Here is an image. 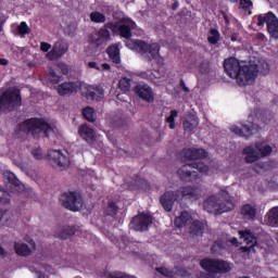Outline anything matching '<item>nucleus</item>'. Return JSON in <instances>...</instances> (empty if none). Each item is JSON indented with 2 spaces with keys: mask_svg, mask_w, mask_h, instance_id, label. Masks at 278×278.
I'll return each mask as SVG.
<instances>
[{
  "mask_svg": "<svg viewBox=\"0 0 278 278\" xmlns=\"http://www.w3.org/2000/svg\"><path fill=\"white\" fill-rule=\"evenodd\" d=\"M88 67H89V68H94L96 71H101V67H99V65H98L97 62H94V61H90V62L88 63Z\"/></svg>",
  "mask_w": 278,
  "mask_h": 278,
  "instance_id": "864d4df0",
  "label": "nucleus"
},
{
  "mask_svg": "<svg viewBox=\"0 0 278 278\" xmlns=\"http://www.w3.org/2000/svg\"><path fill=\"white\" fill-rule=\"evenodd\" d=\"M5 212H7L5 210L0 207V227L2 225L1 222L3 220V216H5Z\"/></svg>",
  "mask_w": 278,
  "mask_h": 278,
  "instance_id": "4d7b16f0",
  "label": "nucleus"
},
{
  "mask_svg": "<svg viewBox=\"0 0 278 278\" xmlns=\"http://www.w3.org/2000/svg\"><path fill=\"white\" fill-rule=\"evenodd\" d=\"M240 214L242 220H249L250 223H253V220L257 218V206L245 203L241 206Z\"/></svg>",
  "mask_w": 278,
  "mask_h": 278,
  "instance_id": "a211bd4d",
  "label": "nucleus"
},
{
  "mask_svg": "<svg viewBox=\"0 0 278 278\" xmlns=\"http://www.w3.org/2000/svg\"><path fill=\"white\" fill-rule=\"evenodd\" d=\"M179 116V112L177 110H172L169 112V116L165 118V123L168 124L169 129H175V118Z\"/></svg>",
  "mask_w": 278,
  "mask_h": 278,
  "instance_id": "2f4dec72",
  "label": "nucleus"
},
{
  "mask_svg": "<svg viewBox=\"0 0 278 278\" xmlns=\"http://www.w3.org/2000/svg\"><path fill=\"white\" fill-rule=\"evenodd\" d=\"M230 40H231V42H236L238 40V34L232 33L231 36H230Z\"/></svg>",
  "mask_w": 278,
  "mask_h": 278,
  "instance_id": "13d9d810",
  "label": "nucleus"
},
{
  "mask_svg": "<svg viewBox=\"0 0 278 278\" xmlns=\"http://www.w3.org/2000/svg\"><path fill=\"white\" fill-rule=\"evenodd\" d=\"M161 47L157 42L149 43L142 39H136V51L140 53V55H155L157 51H160Z\"/></svg>",
  "mask_w": 278,
  "mask_h": 278,
  "instance_id": "4468645a",
  "label": "nucleus"
},
{
  "mask_svg": "<svg viewBox=\"0 0 278 278\" xmlns=\"http://www.w3.org/2000/svg\"><path fill=\"white\" fill-rule=\"evenodd\" d=\"M83 116L88 121V123H94V121H97V117L94 116V109L91 106L83 109Z\"/></svg>",
  "mask_w": 278,
  "mask_h": 278,
  "instance_id": "c756f323",
  "label": "nucleus"
},
{
  "mask_svg": "<svg viewBox=\"0 0 278 278\" xmlns=\"http://www.w3.org/2000/svg\"><path fill=\"white\" fill-rule=\"evenodd\" d=\"M60 201L63 207H65V210H70V212H79V210L84 207V199L81 198V194L77 193V191L63 193Z\"/></svg>",
  "mask_w": 278,
  "mask_h": 278,
  "instance_id": "9d476101",
  "label": "nucleus"
},
{
  "mask_svg": "<svg viewBox=\"0 0 278 278\" xmlns=\"http://www.w3.org/2000/svg\"><path fill=\"white\" fill-rule=\"evenodd\" d=\"M31 155L35 157V160H42V149L40 148H35L31 150Z\"/></svg>",
  "mask_w": 278,
  "mask_h": 278,
  "instance_id": "c03bdc74",
  "label": "nucleus"
},
{
  "mask_svg": "<svg viewBox=\"0 0 278 278\" xmlns=\"http://www.w3.org/2000/svg\"><path fill=\"white\" fill-rule=\"evenodd\" d=\"M86 99H88L90 101H94V99H97V92H94L92 90H88L86 92Z\"/></svg>",
  "mask_w": 278,
  "mask_h": 278,
  "instance_id": "de8ad7c7",
  "label": "nucleus"
},
{
  "mask_svg": "<svg viewBox=\"0 0 278 278\" xmlns=\"http://www.w3.org/2000/svg\"><path fill=\"white\" fill-rule=\"evenodd\" d=\"M267 25V31L271 38L278 39V18L273 11H269L267 14L257 16V26L264 27V24Z\"/></svg>",
  "mask_w": 278,
  "mask_h": 278,
  "instance_id": "9b49d317",
  "label": "nucleus"
},
{
  "mask_svg": "<svg viewBox=\"0 0 278 278\" xmlns=\"http://www.w3.org/2000/svg\"><path fill=\"white\" fill-rule=\"evenodd\" d=\"M118 88H119V90H122V92H129V90L131 88V80L127 77H123L118 81Z\"/></svg>",
  "mask_w": 278,
  "mask_h": 278,
  "instance_id": "7c9ffc66",
  "label": "nucleus"
},
{
  "mask_svg": "<svg viewBox=\"0 0 278 278\" xmlns=\"http://www.w3.org/2000/svg\"><path fill=\"white\" fill-rule=\"evenodd\" d=\"M156 271L160 273V275H163V277L174 278L175 271L166 268V267H157Z\"/></svg>",
  "mask_w": 278,
  "mask_h": 278,
  "instance_id": "a19ab883",
  "label": "nucleus"
},
{
  "mask_svg": "<svg viewBox=\"0 0 278 278\" xmlns=\"http://www.w3.org/2000/svg\"><path fill=\"white\" fill-rule=\"evenodd\" d=\"M267 222L271 227H278V206H274L269 210Z\"/></svg>",
  "mask_w": 278,
  "mask_h": 278,
  "instance_id": "cd10ccee",
  "label": "nucleus"
},
{
  "mask_svg": "<svg viewBox=\"0 0 278 278\" xmlns=\"http://www.w3.org/2000/svg\"><path fill=\"white\" fill-rule=\"evenodd\" d=\"M10 64V61L8 59H0V66H8Z\"/></svg>",
  "mask_w": 278,
  "mask_h": 278,
  "instance_id": "6e6d98bb",
  "label": "nucleus"
},
{
  "mask_svg": "<svg viewBox=\"0 0 278 278\" xmlns=\"http://www.w3.org/2000/svg\"><path fill=\"white\" fill-rule=\"evenodd\" d=\"M255 130V124L249 122L248 124H242L241 127L239 126H231L230 131L232 134H236V136H239L240 138H245V140H249L251 136H253V131Z\"/></svg>",
  "mask_w": 278,
  "mask_h": 278,
  "instance_id": "f3484780",
  "label": "nucleus"
},
{
  "mask_svg": "<svg viewBox=\"0 0 278 278\" xmlns=\"http://www.w3.org/2000/svg\"><path fill=\"white\" fill-rule=\"evenodd\" d=\"M200 197L201 188L198 186H182L175 191H165L160 198V203L165 212H173L175 203L198 201Z\"/></svg>",
  "mask_w": 278,
  "mask_h": 278,
  "instance_id": "7ed1b4c3",
  "label": "nucleus"
},
{
  "mask_svg": "<svg viewBox=\"0 0 278 278\" xmlns=\"http://www.w3.org/2000/svg\"><path fill=\"white\" fill-rule=\"evenodd\" d=\"M58 66L63 75H68V66L66 64L60 63Z\"/></svg>",
  "mask_w": 278,
  "mask_h": 278,
  "instance_id": "8fccbe9b",
  "label": "nucleus"
},
{
  "mask_svg": "<svg viewBox=\"0 0 278 278\" xmlns=\"http://www.w3.org/2000/svg\"><path fill=\"white\" fill-rule=\"evenodd\" d=\"M239 5H240L241 10H251V8H253V1L240 0Z\"/></svg>",
  "mask_w": 278,
  "mask_h": 278,
  "instance_id": "79ce46f5",
  "label": "nucleus"
},
{
  "mask_svg": "<svg viewBox=\"0 0 278 278\" xmlns=\"http://www.w3.org/2000/svg\"><path fill=\"white\" fill-rule=\"evenodd\" d=\"M106 54L113 64H121V48H118V43L109 46L106 48Z\"/></svg>",
  "mask_w": 278,
  "mask_h": 278,
  "instance_id": "4be33fe9",
  "label": "nucleus"
},
{
  "mask_svg": "<svg viewBox=\"0 0 278 278\" xmlns=\"http://www.w3.org/2000/svg\"><path fill=\"white\" fill-rule=\"evenodd\" d=\"M200 266L208 274L201 273L199 278H216L214 275H226L231 270V265L227 261L218 258H203L200 261Z\"/></svg>",
  "mask_w": 278,
  "mask_h": 278,
  "instance_id": "423d86ee",
  "label": "nucleus"
},
{
  "mask_svg": "<svg viewBox=\"0 0 278 278\" xmlns=\"http://www.w3.org/2000/svg\"><path fill=\"white\" fill-rule=\"evenodd\" d=\"M48 156L50 157V160H52V162H54V164H56V166L65 167L71 164V160L68 159V156L64 155L60 150L48 151Z\"/></svg>",
  "mask_w": 278,
  "mask_h": 278,
  "instance_id": "6ab92c4d",
  "label": "nucleus"
},
{
  "mask_svg": "<svg viewBox=\"0 0 278 278\" xmlns=\"http://www.w3.org/2000/svg\"><path fill=\"white\" fill-rule=\"evenodd\" d=\"M17 131L20 134H27V136L30 134L33 138L38 136V131H42L46 138H49V135L53 134V127L50 126V124L47 123L42 117H31L20 123L17 125Z\"/></svg>",
  "mask_w": 278,
  "mask_h": 278,
  "instance_id": "39448f33",
  "label": "nucleus"
},
{
  "mask_svg": "<svg viewBox=\"0 0 278 278\" xmlns=\"http://www.w3.org/2000/svg\"><path fill=\"white\" fill-rule=\"evenodd\" d=\"M3 178L11 184V186L16 190V192H23L25 190V185L16 178V175L12 172H4L3 173Z\"/></svg>",
  "mask_w": 278,
  "mask_h": 278,
  "instance_id": "412c9836",
  "label": "nucleus"
},
{
  "mask_svg": "<svg viewBox=\"0 0 278 278\" xmlns=\"http://www.w3.org/2000/svg\"><path fill=\"white\" fill-rule=\"evenodd\" d=\"M48 79H49V81H51V84H60V81H62L63 77H62V75H58V73H55V71L51 70L48 73Z\"/></svg>",
  "mask_w": 278,
  "mask_h": 278,
  "instance_id": "c9c22d12",
  "label": "nucleus"
},
{
  "mask_svg": "<svg viewBox=\"0 0 278 278\" xmlns=\"http://www.w3.org/2000/svg\"><path fill=\"white\" fill-rule=\"evenodd\" d=\"M17 31L21 36H27V34H31V28L27 25V22H22L17 26Z\"/></svg>",
  "mask_w": 278,
  "mask_h": 278,
  "instance_id": "4c0bfd02",
  "label": "nucleus"
},
{
  "mask_svg": "<svg viewBox=\"0 0 278 278\" xmlns=\"http://www.w3.org/2000/svg\"><path fill=\"white\" fill-rule=\"evenodd\" d=\"M0 31H3V23H0Z\"/></svg>",
  "mask_w": 278,
  "mask_h": 278,
  "instance_id": "69168bd1",
  "label": "nucleus"
},
{
  "mask_svg": "<svg viewBox=\"0 0 278 278\" xmlns=\"http://www.w3.org/2000/svg\"><path fill=\"white\" fill-rule=\"evenodd\" d=\"M100 94H103V89L99 90Z\"/></svg>",
  "mask_w": 278,
  "mask_h": 278,
  "instance_id": "774afa93",
  "label": "nucleus"
},
{
  "mask_svg": "<svg viewBox=\"0 0 278 278\" xmlns=\"http://www.w3.org/2000/svg\"><path fill=\"white\" fill-rule=\"evenodd\" d=\"M106 214L109 216H116L118 214V206L116 205L115 202H109L108 208H106Z\"/></svg>",
  "mask_w": 278,
  "mask_h": 278,
  "instance_id": "ea45409f",
  "label": "nucleus"
},
{
  "mask_svg": "<svg viewBox=\"0 0 278 278\" xmlns=\"http://www.w3.org/2000/svg\"><path fill=\"white\" fill-rule=\"evenodd\" d=\"M240 239L245 242V244L251 249V247H255L257 244V239L255 238V235L251 232V230H241L239 231Z\"/></svg>",
  "mask_w": 278,
  "mask_h": 278,
  "instance_id": "393cba45",
  "label": "nucleus"
},
{
  "mask_svg": "<svg viewBox=\"0 0 278 278\" xmlns=\"http://www.w3.org/2000/svg\"><path fill=\"white\" fill-rule=\"evenodd\" d=\"M205 231V224L203 222L195 219L191 223L189 227V233L190 236L194 237H201L203 236V232Z\"/></svg>",
  "mask_w": 278,
  "mask_h": 278,
  "instance_id": "5701e85b",
  "label": "nucleus"
},
{
  "mask_svg": "<svg viewBox=\"0 0 278 278\" xmlns=\"http://www.w3.org/2000/svg\"><path fill=\"white\" fill-rule=\"evenodd\" d=\"M126 47L128 49H131L132 51H136V40H132L131 38L126 41Z\"/></svg>",
  "mask_w": 278,
  "mask_h": 278,
  "instance_id": "09e8293b",
  "label": "nucleus"
},
{
  "mask_svg": "<svg viewBox=\"0 0 278 278\" xmlns=\"http://www.w3.org/2000/svg\"><path fill=\"white\" fill-rule=\"evenodd\" d=\"M184 131L190 134V131H194L197 127H199V117L195 115H189L187 119L182 122Z\"/></svg>",
  "mask_w": 278,
  "mask_h": 278,
  "instance_id": "b1692460",
  "label": "nucleus"
},
{
  "mask_svg": "<svg viewBox=\"0 0 278 278\" xmlns=\"http://www.w3.org/2000/svg\"><path fill=\"white\" fill-rule=\"evenodd\" d=\"M224 71H226V75H228L230 79H236L240 88L253 84V81L257 79V75H260V66H257V64L247 63L233 56L224 61Z\"/></svg>",
  "mask_w": 278,
  "mask_h": 278,
  "instance_id": "f257e3e1",
  "label": "nucleus"
},
{
  "mask_svg": "<svg viewBox=\"0 0 278 278\" xmlns=\"http://www.w3.org/2000/svg\"><path fill=\"white\" fill-rule=\"evenodd\" d=\"M40 49H41V51H42L43 53H49V51H50V49H51V43L42 41V42L40 43Z\"/></svg>",
  "mask_w": 278,
  "mask_h": 278,
  "instance_id": "a18cd8bd",
  "label": "nucleus"
},
{
  "mask_svg": "<svg viewBox=\"0 0 278 278\" xmlns=\"http://www.w3.org/2000/svg\"><path fill=\"white\" fill-rule=\"evenodd\" d=\"M81 88L79 81H65L56 87V92L60 97H71V94H77Z\"/></svg>",
  "mask_w": 278,
  "mask_h": 278,
  "instance_id": "dca6fc26",
  "label": "nucleus"
},
{
  "mask_svg": "<svg viewBox=\"0 0 278 278\" xmlns=\"http://www.w3.org/2000/svg\"><path fill=\"white\" fill-rule=\"evenodd\" d=\"M222 16L225 21L226 27H229V25H231V18H229V15H227L225 11H222Z\"/></svg>",
  "mask_w": 278,
  "mask_h": 278,
  "instance_id": "3c124183",
  "label": "nucleus"
},
{
  "mask_svg": "<svg viewBox=\"0 0 278 278\" xmlns=\"http://www.w3.org/2000/svg\"><path fill=\"white\" fill-rule=\"evenodd\" d=\"M47 60H60V55L58 54L55 48H52L51 51H49L46 54Z\"/></svg>",
  "mask_w": 278,
  "mask_h": 278,
  "instance_id": "37998d69",
  "label": "nucleus"
},
{
  "mask_svg": "<svg viewBox=\"0 0 278 278\" xmlns=\"http://www.w3.org/2000/svg\"><path fill=\"white\" fill-rule=\"evenodd\" d=\"M177 273L178 275H180V277H190V273H188V270L184 268L177 267Z\"/></svg>",
  "mask_w": 278,
  "mask_h": 278,
  "instance_id": "603ef678",
  "label": "nucleus"
},
{
  "mask_svg": "<svg viewBox=\"0 0 278 278\" xmlns=\"http://www.w3.org/2000/svg\"><path fill=\"white\" fill-rule=\"evenodd\" d=\"M190 220H192V216L190 215V213H188L187 211H182L180 213V216L175 218L174 225L178 229H181V227H186V225H188Z\"/></svg>",
  "mask_w": 278,
  "mask_h": 278,
  "instance_id": "a878e982",
  "label": "nucleus"
},
{
  "mask_svg": "<svg viewBox=\"0 0 278 278\" xmlns=\"http://www.w3.org/2000/svg\"><path fill=\"white\" fill-rule=\"evenodd\" d=\"M71 236H75V227H67L59 233V238H61V240H68Z\"/></svg>",
  "mask_w": 278,
  "mask_h": 278,
  "instance_id": "f704fd0d",
  "label": "nucleus"
},
{
  "mask_svg": "<svg viewBox=\"0 0 278 278\" xmlns=\"http://www.w3.org/2000/svg\"><path fill=\"white\" fill-rule=\"evenodd\" d=\"M0 257H5V250L0 245Z\"/></svg>",
  "mask_w": 278,
  "mask_h": 278,
  "instance_id": "680f3d73",
  "label": "nucleus"
},
{
  "mask_svg": "<svg viewBox=\"0 0 278 278\" xmlns=\"http://www.w3.org/2000/svg\"><path fill=\"white\" fill-rule=\"evenodd\" d=\"M121 23L122 24H118V22H108L99 30L91 33L88 36V43L91 49H101V47L108 45V41L112 38V33L116 34V31L119 33L122 38L129 40L132 36L131 29H134L135 23L131 21H122ZM110 30L112 33H110Z\"/></svg>",
  "mask_w": 278,
  "mask_h": 278,
  "instance_id": "f03ea898",
  "label": "nucleus"
},
{
  "mask_svg": "<svg viewBox=\"0 0 278 278\" xmlns=\"http://www.w3.org/2000/svg\"><path fill=\"white\" fill-rule=\"evenodd\" d=\"M208 153L203 148H185L179 152V157L186 162H192V160H205Z\"/></svg>",
  "mask_w": 278,
  "mask_h": 278,
  "instance_id": "ddd939ff",
  "label": "nucleus"
},
{
  "mask_svg": "<svg viewBox=\"0 0 278 278\" xmlns=\"http://www.w3.org/2000/svg\"><path fill=\"white\" fill-rule=\"evenodd\" d=\"M53 48L55 49L59 58H62L63 55L66 54V51H68V46L64 45L63 42H55Z\"/></svg>",
  "mask_w": 278,
  "mask_h": 278,
  "instance_id": "72a5a7b5",
  "label": "nucleus"
},
{
  "mask_svg": "<svg viewBox=\"0 0 278 278\" xmlns=\"http://www.w3.org/2000/svg\"><path fill=\"white\" fill-rule=\"evenodd\" d=\"M200 73L202 75L210 73V66H207V64H205V63H201L200 64Z\"/></svg>",
  "mask_w": 278,
  "mask_h": 278,
  "instance_id": "49530a36",
  "label": "nucleus"
},
{
  "mask_svg": "<svg viewBox=\"0 0 278 278\" xmlns=\"http://www.w3.org/2000/svg\"><path fill=\"white\" fill-rule=\"evenodd\" d=\"M21 105H23L21 89L9 88L0 93V112H14V110L21 108Z\"/></svg>",
  "mask_w": 278,
  "mask_h": 278,
  "instance_id": "0eeeda50",
  "label": "nucleus"
},
{
  "mask_svg": "<svg viewBox=\"0 0 278 278\" xmlns=\"http://www.w3.org/2000/svg\"><path fill=\"white\" fill-rule=\"evenodd\" d=\"M231 244L238 247V238L233 237L231 240H230Z\"/></svg>",
  "mask_w": 278,
  "mask_h": 278,
  "instance_id": "e2e57ef3",
  "label": "nucleus"
},
{
  "mask_svg": "<svg viewBox=\"0 0 278 278\" xmlns=\"http://www.w3.org/2000/svg\"><path fill=\"white\" fill-rule=\"evenodd\" d=\"M180 88H182L184 92H190V88L186 86V81L184 79H180Z\"/></svg>",
  "mask_w": 278,
  "mask_h": 278,
  "instance_id": "5fc2aeb1",
  "label": "nucleus"
},
{
  "mask_svg": "<svg viewBox=\"0 0 278 278\" xmlns=\"http://www.w3.org/2000/svg\"><path fill=\"white\" fill-rule=\"evenodd\" d=\"M179 9V1H174V3L172 4V10H178Z\"/></svg>",
  "mask_w": 278,
  "mask_h": 278,
  "instance_id": "bf43d9fd",
  "label": "nucleus"
},
{
  "mask_svg": "<svg viewBox=\"0 0 278 278\" xmlns=\"http://www.w3.org/2000/svg\"><path fill=\"white\" fill-rule=\"evenodd\" d=\"M14 251H15L16 255H20L22 257H27L31 253V250H29V245L27 243H23V242H15Z\"/></svg>",
  "mask_w": 278,
  "mask_h": 278,
  "instance_id": "bb28decb",
  "label": "nucleus"
},
{
  "mask_svg": "<svg viewBox=\"0 0 278 278\" xmlns=\"http://www.w3.org/2000/svg\"><path fill=\"white\" fill-rule=\"evenodd\" d=\"M78 135L83 140H86L88 144H92L97 140V134L88 124H83L78 128Z\"/></svg>",
  "mask_w": 278,
  "mask_h": 278,
  "instance_id": "aec40b11",
  "label": "nucleus"
},
{
  "mask_svg": "<svg viewBox=\"0 0 278 278\" xmlns=\"http://www.w3.org/2000/svg\"><path fill=\"white\" fill-rule=\"evenodd\" d=\"M220 197L222 199L217 198L216 195H210L203 202L204 211L208 212V214H215L216 216H218L219 214H225V212H231L236 210L233 197H231L229 192L222 191Z\"/></svg>",
  "mask_w": 278,
  "mask_h": 278,
  "instance_id": "20e7f679",
  "label": "nucleus"
},
{
  "mask_svg": "<svg viewBox=\"0 0 278 278\" xmlns=\"http://www.w3.org/2000/svg\"><path fill=\"white\" fill-rule=\"evenodd\" d=\"M210 45H218L220 42V33L216 28H211L207 36Z\"/></svg>",
  "mask_w": 278,
  "mask_h": 278,
  "instance_id": "c85d7f7f",
  "label": "nucleus"
},
{
  "mask_svg": "<svg viewBox=\"0 0 278 278\" xmlns=\"http://www.w3.org/2000/svg\"><path fill=\"white\" fill-rule=\"evenodd\" d=\"M153 60H155L157 66H164V56L160 55V51L154 55L150 54V56H148V62H153Z\"/></svg>",
  "mask_w": 278,
  "mask_h": 278,
  "instance_id": "e433bc0d",
  "label": "nucleus"
},
{
  "mask_svg": "<svg viewBox=\"0 0 278 278\" xmlns=\"http://www.w3.org/2000/svg\"><path fill=\"white\" fill-rule=\"evenodd\" d=\"M130 225L135 231H148L153 225V216L149 213H139L132 217Z\"/></svg>",
  "mask_w": 278,
  "mask_h": 278,
  "instance_id": "f8f14e48",
  "label": "nucleus"
},
{
  "mask_svg": "<svg viewBox=\"0 0 278 278\" xmlns=\"http://www.w3.org/2000/svg\"><path fill=\"white\" fill-rule=\"evenodd\" d=\"M0 203L2 205L10 204V193L0 187Z\"/></svg>",
  "mask_w": 278,
  "mask_h": 278,
  "instance_id": "58836bf2",
  "label": "nucleus"
},
{
  "mask_svg": "<svg viewBox=\"0 0 278 278\" xmlns=\"http://www.w3.org/2000/svg\"><path fill=\"white\" fill-rule=\"evenodd\" d=\"M134 92L139 99L146 101L147 103H153L155 101V93L153 92V88L148 84H138L134 88Z\"/></svg>",
  "mask_w": 278,
  "mask_h": 278,
  "instance_id": "2eb2a0df",
  "label": "nucleus"
},
{
  "mask_svg": "<svg viewBox=\"0 0 278 278\" xmlns=\"http://www.w3.org/2000/svg\"><path fill=\"white\" fill-rule=\"evenodd\" d=\"M90 21L92 23H105L106 18H105V14L99 12V11H94L90 13Z\"/></svg>",
  "mask_w": 278,
  "mask_h": 278,
  "instance_id": "473e14b6",
  "label": "nucleus"
},
{
  "mask_svg": "<svg viewBox=\"0 0 278 278\" xmlns=\"http://www.w3.org/2000/svg\"><path fill=\"white\" fill-rule=\"evenodd\" d=\"M193 168L200 172L201 175H207V173H210V166L205 165V163L194 162L191 164H185L177 170L179 179L181 181H193V179H199L201 176L198 172L192 170Z\"/></svg>",
  "mask_w": 278,
  "mask_h": 278,
  "instance_id": "6e6552de",
  "label": "nucleus"
},
{
  "mask_svg": "<svg viewBox=\"0 0 278 278\" xmlns=\"http://www.w3.org/2000/svg\"><path fill=\"white\" fill-rule=\"evenodd\" d=\"M230 3H238L239 0H229Z\"/></svg>",
  "mask_w": 278,
  "mask_h": 278,
  "instance_id": "338daca9",
  "label": "nucleus"
},
{
  "mask_svg": "<svg viewBox=\"0 0 278 278\" xmlns=\"http://www.w3.org/2000/svg\"><path fill=\"white\" fill-rule=\"evenodd\" d=\"M38 278H45V274H42V273H39V276H38Z\"/></svg>",
  "mask_w": 278,
  "mask_h": 278,
  "instance_id": "0e129e2a",
  "label": "nucleus"
},
{
  "mask_svg": "<svg viewBox=\"0 0 278 278\" xmlns=\"http://www.w3.org/2000/svg\"><path fill=\"white\" fill-rule=\"evenodd\" d=\"M102 68H103V71H110L111 66L109 63H103Z\"/></svg>",
  "mask_w": 278,
  "mask_h": 278,
  "instance_id": "052dcab7",
  "label": "nucleus"
},
{
  "mask_svg": "<svg viewBox=\"0 0 278 278\" xmlns=\"http://www.w3.org/2000/svg\"><path fill=\"white\" fill-rule=\"evenodd\" d=\"M273 153V147L270 146H262V143L257 142L254 146H248L243 149V155H245L247 164H254L262 157H268Z\"/></svg>",
  "mask_w": 278,
  "mask_h": 278,
  "instance_id": "1a4fd4ad",
  "label": "nucleus"
}]
</instances>
